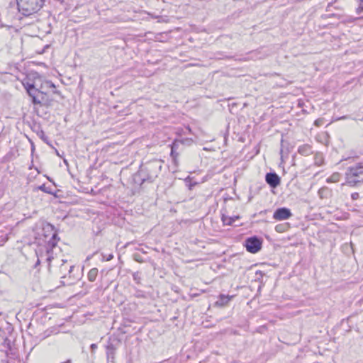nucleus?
<instances>
[{"instance_id": "f257e3e1", "label": "nucleus", "mask_w": 363, "mask_h": 363, "mask_svg": "<svg viewBox=\"0 0 363 363\" xmlns=\"http://www.w3.org/2000/svg\"><path fill=\"white\" fill-rule=\"evenodd\" d=\"M163 162L160 160H152L142 165L138 172L133 175V181L135 184L142 185L144 182L152 183L158 177Z\"/></svg>"}, {"instance_id": "f03ea898", "label": "nucleus", "mask_w": 363, "mask_h": 363, "mask_svg": "<svg viewBox=\"0 0 363 363\" xmlns=\"http://www.w3.org/2000/svg\"><path fill=\"white\" fill-rule=\"evenodd\" d=\"M37 84L27 83L25 87L27 90L28 95L32 98V101L34 104H39L40 106H48L45 99V92L43 90L44 89H55V86L51 81H45L41 84L40 88L37 87Z\"/></svg>"}, {"instance_id": "7ed1b4c3", "label": "nucleus", "mask_w": 363, "mask_h": 363, "mask_svg": "<svg viewBox=\"0 0 363 363\" xmlns=\"http://www.w3.org/2000/svg\"><path fill=\"white\" fill-rule=\"evenodd\" d=\"M19 13L30 16L38 13L44 6L45 0H16Z\"/></svg>"}, {"instance_id": "20e7f679", "label": "nucleus", "mask_w": 363, "mask_h": 363, "mask_svg": "<svg viewBox=\"0 0 363 363\" xmlns=\"http://www.w3.org/2000/svg\"><path fill=\"white\" fill-rule=\"evenodd\" d=\"M262 241L257 236L250 237L245 239L244 246L247 252L257 253L262 248Z\"/></svg>"}, {"instance_id": "39448f33", "label": "nucleus", "mask_w": 363, "mask_h": 363, "mask_svg": "<svg viewBox=\"0 0 363 363\" xmlns=\"http://www.w3.org/2000/svg\"><path fill=\"white\" fill-rule=\"evenodd\" d=\"M292 216L291 210L286 207L277 208L274 212V219L278 220H287Z\"/></svg>"}, {"instance_id": "423d86ee", "label": "nucleus", "mask_w": 363, "mask_h": 363, "mask_svg": "<svg viewBox=\"0 0 363 363\" xmlns=\"http://www.w3.org/2000/svg\"><path fill=\"white\" fill-rule=\"evenodd\" d=\"M347 177H358L363 175V162H359L354 166L349 167L346 172Z\"/></svg>"}, {"instance_id": "0eeeda50", "label": "nucleus", "mask_w": 363, "mask_h": 363, "mask_svg": "<svg viewBox=\"0 0 363 363\" xmlns=\"http://www.w3.org/2000/svg\"><path fill=\"white\" fill-rule=\"evenodd\" d=\"M61 262L62 263L59 267V272L55 273L62 278H65L66 277V274H70L74 267V265L67 264V260L62 259Z\"/></svg>"}, {"instance_id": "6e6552de", "label": "nucleus", "mask_w": 363, "mask_h": 363, "mask_svg": "<svg viewBox=\"0 0 363 363\" xmlns=\"http://www.w3.org/2000/svg\"><path fill=\"white\" fill-rule=\"evenodd\" d=\"M183 143L184 141L182 140H174V141L171 145L170 155L175 163L177 161V158L179 156V153L177 151V150L179 149L180 145H183Z\"/></svg>"}, {"instance_id": "1a4fd4ad", "label": "nucleus", "mask_w": 363, "mask_h": 363, "mask_svg": "<svg viewBox=\"0 0 363 363\" xmlns=\"http://www.w3.org/2000/svg\"><path fill=\"white\" fill-rule=\"evenodd\" d=\"M297 152L304 157L313 154L312 145L310 144H302L298 147Z\"/></svg>"}, {"instance_id": "9d476101", "label": "nucleus", "mask_w": 363, "mask_h": 363, "mask_svg": "<svg viewBox=\"0 0 363 363\" xmlns=\"http://www.w3.org/2000/svg\"><path fill=\"white\" fill-rule=\"evenodd\" d=\"M233 297V296H225V295H223V294H220L218 296V298L216 301L215 304L217 306L223 307V306H226L228 303V302L230 301V299Z\"/></svg>"}, {"instance_id": "9b49d317", "label": "nucleus", "mask_w": 363, "mask_h": 363, "mask_svg": "<svg viewBox=\"0 0 363 363\" xmlns=\"http://www.w3.org/2000/svg\"><path fill=\"white\" fill-rule=\"evenodd\" d=\"M116 347L112 343L106 346V358L108 361L113 362L115 357Z\"/></svg>"}, {"instance_id": "f8f14e48", "label": "nucleus", "mask_w": 363, "mask_h": 363, "mask_svg": "<svg viewBox=\"0 0 363 363\" xmlns=\"http://www.w3.org/2000/svg\"><path fill=\"white\" fill-rule=\"evenodd\" d=\"M240 218L239 216H228L223 215L222 216V221L224 225H232L235 223V222Z\"/></svg>"}, {"instance_id": "ddd939ff", "label": "nucleus", "mask_w": 363, "mask_h": 363, "mask_svg": "<svg viewBox=\"0 0 363 363\" xmlns=\"http://www.w3.org/2000/svg\"><path fill=\"white\" fill-rule=\"evenodd\" d=\"M314 164L317 167H320L324 164V157L322 152H316L313 157Z\"/></svg>"}, {"instance_id": "4468645a", "label": "nucleus", "mask_w": 363, "mask_h": 363, "mask_svg": "<svg viewBox=\"0 0 363 363\" xmlns=\"http://www.w3.org/2000/svg\"><path fill=\"white\" fill-rule=\"evenodd\" d=\"M318 194L320 199H326L330 196L331 190L327 186H323L318 190Z\"/></svg>"}, {"instance_id": "2eb2a0df", "label": "nucleus", "mask_w": 363, "mask_h": 363, "mask_svg": "<svg viewBox=\"0 0 363 363\" xmlns=\"http://www.w3.org/2000/svg\"><path fill=\"white\" fill-rule=\"evenodd\" d=\"M98 275V269L92 268L89 270L87 274L88 280L91 282H93L96 280Z\"/></svg>"}, {"instance_id": "dca6fc26", "label": "nucleus", "mask_w": 363, "mask_h": 363, "mask_svg": "<svg viewBox=\"0 0 363 363\" xmlns=\"http://www.w3.org/2000/svg\"><path fill=\"white\" fill-rule=\"evenodd\" d=\"M341 174L339 172H334L327 179L328 183H335L340 181Z\"/></svg>"}, {"instance_id": "f3484780", "label": "nucleus", "mask_w": 363, "mask_h": 363, "mask_svg": "<svg viewBox=\"0 0 363 363\" xmlns=\"http://www.w3.org/2000/svg\"><path fill=\"white\" fill-rule=\"evenodd\" d=\"M290 228V225L289 223H284L281 224H278L275 226V230L278 233H283L286 231Z\"/></svg>"}, {"instance_id": "a211bd4d", "label": "nucleus", "mask_w": 363, "mask_h": 363, "mask_svg": "<svg viewBox=\"0 0 363 363\" xmlns=\"http://www.w3.org/2000/svg\"><path fill=\"white\" fill-rule=\"evenodd\" d=\"M348 179V184H350V186H356L358 184L363 183V178L359 179H353V177H349Z\"/></svg>"}, {"instance_id": "6ab92c4d", "label": "nucleus", "mask_w": 363, "mask_h": 363, "mask_svg": "<svg viewBox=\"0 0 363 363\" xmlns=\"http://www.w3.org/2000/svg\"><path fill=\"white\" fill-rule=\"evenodd\" d=\"M281 178L274 172V189L280 184Z\"/></svg>"}, {"instance_id": "aec40b11", "label": "nucleus", "mask_w": 363, "mask_h": 363, "mask_svg": "<svg viewBox=\"0 0 363 363\" xmlns=\"http://www.w3.org/2000/svg\"><path fill=\"white\" fill-rule=\"evenodd\" d=\"M265 179L267 183L272 187V172L267 173Z\"/></svg>"}, {"instance_id": "412c9836", "label": "nucleus", "mask_w": 363, "mask_h": 363, "mask_svg": "<svg viewBox=\"0 0 363 363\" xmlns=\"http://www.w3.org/2000/svg\"><path fill=\"white\" fill-rule=\"evenodd\" d=\"M359 6L356 9V12L358 14L363 13V0H357Z\"/></svg>"}, {"instance_id": "4be33fe9", "label": "nucleus", "mask_w": 363, "mask_h": 363, "mask_svg": "<svg viewBox=\"0 0 363 363\" xmlns=\"http://www.w3.org/2000/svg\"><path fill=\"white\" fill-rule=\"evenodd\" d=\"M133 280L135 281V282L137 284H140V273L139 272H134L133 274Z\"/></svg>"}, {"instance_id": "5701e85b", "label": "nucleus", "mask_w": 363, "mask_h": 363, "mask_svg": "<svg viewBox=\"0 0 363 363\" xmlns=\"http://www.w3.org/2000/svg\"><path fill=\"white\" fill-rule=\"evenodd\" d=\"M324 123V119L319 118L314 121V125L317 127L323 125Z\"/></svg>"}, {"instance_id": "b1692460", "label": "nucleus", "mask_w": 363, "mask_h": 363, "mask_svg": "<svg viewBox=\"0 0 363 363\" xmlns=\"http://www.w3.org/2000/svg\"><path fill=\"white\" fill-rule=\"evenodd\" d=\"M56 237L57 234L55 233H53L51 240L49 241V243L52 246L55 247L56 245Z\"/></svg>"}, {"instance_id": "393cba45", "label": "nucleus", "mask_w": 363, "mask_h": 363, "mask_svg": "<svg viewBox=\"0 0 363 363\" xmlns=\"http://www.w3.org/2000/svg\"><path fill=\"white\" fill-rule=\"evenodd\" d=\"M280 155H281V162H284V157H288V152H286L284 153V150H283L282 148H281V150H280Z\"/></svg>"}, {"instance_id": "a878e982", "label": "nucleus", "mask_w": 363, "mask_h": 363, "mask_svg": "<svg viewBox=\"0 0 363 363\" xmlns=\"http://www.w3.org/2000/svg\"><path fill=\"white\" fill-rule=\"evenodd\" d=\"M359 198V194L357 192H354L351 194V199L352 200H357Z\"/></svg>"}, {"instance_id": "bb28decb", "label": "nucleus", "mask_w": 363, "mask_h": 363, "mask_svg": "<svg viewBox=\"0 0 363 363\" xmlns=\"http://www.w3.org/2000/svg\"><path fill=\"white\" fill-rule=\"evenodd\" d=\"M52 257H47V262H48V270L50 272H51V265H50V262L52 260Z\"/></svg>"}, {"instance_id": "cd10ccee", "label": "nucleus", "mask_w": 363, "mask_h": 363, "mask_svg": "<svg viewBox=\"0 0 363 363\" xmlns=\"http://www.w3.org/2000/svg\"><path fill=\"white\" fill-rule=\"evenodd\" d=\"M90 348L91 352H94L95 350L97 348V345L96 344H91Z\"/></svg>"}, {"instance_id": "c85d7f7f", "label": "nucleus", "mask_w": 363, "mask_h": 363, "mask_svg": "<svg viewBox=\"0 0 363 363\" xmlns=\"http://www.w3.org/2000/svg\"><path fill=\"white\" fill-rule=\"evenodd\" d=\"M135 296H137V297H143V295L142 294V291H138L136 292Z\"/></svg>"}, {"instance_id": "c756f323", "label": "nucleus", "mask_w": 363, "mask_h": 363, "mask_svg": "<svg viewBox=\"0 0 363 363\" xmlns=\"http://www.w3.org/2000/svg\"><path fill=\"white\" fill-rule=\"evenodd\" d=\"M113 258V255L112 254L108 255V256L106 257L107 261H110Z\"/></svg>"}, {"instance_id": "7c9ffc66", "label": "nucleus", "mask_w": 363, "mask_h": 363, "mask_svg": "<svg viewBox=\"0 0 363 363\" xmlns=\"http://www.w3.org/2000/svg\"><path fill=\"white\" fill-rule=\"evenodd\" d=\"M135 260L137 261V262H141L140 260V258H137V255H135Z\"/></svg>"}, {"instance_id": "2f4dec72", "label": "nucleus", "mask_w": 363, "mask_h": 363, "mask_svg": "<svg viewBox=\"0 0 363 363\" xmlns=\"http://www.w3.org/2000/svg\"><path fill=\"white\" fill-rule=\"evenodd\" d=\"M135 260L137 261V262H141L140 260V258H137V255H135Z\"/></svg>"}, {"instance_id": "473e14b6", "label": "nucleus", "mask_w": 363, "mask_h": 363, "mask_svg": "<svg viewBox=\"0 0 363 363\" xmlns=\"http://www.w3.org/2000/svg\"><path fill=\"white\" fill-rule=\"evenodd\" d=\"M38 264H40V260L39 259L37 260V262L35 263V267L38 266Z\"/></svg>"}]
</instances>
